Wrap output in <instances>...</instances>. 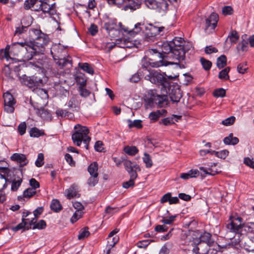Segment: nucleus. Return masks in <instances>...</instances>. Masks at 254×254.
I'll return each instance as SVG.
<instances>
[{"mask_svg":"<svg viewBox=\"0 0 254 254\" xmlns=\"http://www.w3.org/2000/svg\"><path fill=\"white\" fill-rule=\"evenodd\" d=\"M29 37L32 46H28L25 50L30 53V57L28 56V59H31L34 55L43 53L50 39L48 35L36 28L29 29Z\"/></svg>","mask_w":254,"mask_h":254,"instance_id":"obj_1","label":"nucleus"},{"mask_svg":"<svg viewBox=\"0 0 254 254\" xmlns=\"http://www.w3.org/2000/svg\"><path fill=\"white\" fill-rule=\"evenodd\" d=\"M173 50L172 46L169 42L164 43L162 46V51L159 52L156 49H148L146 51V55L149 58L150 61L159 60L154 62L150 63V64L153 67H159L162 65H167L169 64H173V63L165 62L162 60L165 56L163 54H168L167 57H170V54Z\"/></svg>","mask_w":254,"mask_h":254,"instance_id":"obj_2","label":"nucleus"},{"mask_svg":"<svg viewBox=\"0 0 254 254\" xmlns=\"http://www.w3.org/2000/svg\"><path fill=\"white\" fill-rule=\"evenodd\" d=\"M230 222L226 225V227L230 232L239 233L243 230L248 233H254V223L249 222L242 224L243 219L237 217L233 219H230Z\"/></svg>","mask_w":254,"mask_h":254,"instance_id":"obj_3","label":"nucleus"},{"mask_svg":"<svg viewBox=\"0 0 254 254\" xmlns=\"http://www.w3.org/2000/svg\"><path fill=\"white\" fill-rule=\"evenodd\" d=\"M44 78H45L44 74L42 72H39L31 76L23 75L20 78V80L22 84L30 88H37L38 87L43 86L44 85Z\"/></svg>","mask_w":254,"mask_h":254,"instance_id":"obj_4","label":"nucleus"},{"mask_svg":"<svg viewBox=\"0 0 254 254\" xmlns=\"http://www.w3.org/2000/svg\"><path fill=\"white\" fill-rule=\"evenodd\" d=\"M89 130L86 127L82 126L79 124L75 125L71 136L73 143L79 146L82 141L87 142L89 137Z\"/></svg>","mask_w":254,"mask_h":254,"instance_id":"obj_5","label":"nucleus"},{"mask_svg":"<svg viewBox=\"0 0 254 254\" xmlns=\"http://www.w3.org/2000/svg\"><path fill=\"white\" fill-rule=\"evenodd\" d=\"M145 78L149 80L152 83L161 86V91L163 88L168 86L170 83L169 80L166 77L155 70L150 71L148 75L145 76Z\"/></svg>","mask_w":254,"mask_h":254,"instance_id":"obj_6","label":"nucleus"},{"mask_svg":"<svg viewBox=\"0 0 254 254\" xmlns=\"http://www.w3.org/2000/svg\"><path fill=\"white\" fill-rule=\"evenodd\" d=\"M176 2L177 0H145V4L150 8L155 9L159 12H166L168 9L169 3Z\"/></svg>","mask_w":254,"mask_h":254,"instance_id":"obj_7","label":"nucleus"},{"mask_svg":"<svg viewBox=\"0 0 254 254\" xmlns=\"http://www.w3.org/2000/svg\"><path fill=\"white\" fill-rule=\"evenodd\" d=\"M162 93L166 94V95H169L173 102H179L182 97V93L180 88L177 86L170 85V83L168 86L163 88Z\"/></svg>","mask_w":254,"mask_h":254,"instance_id":"obj_8","label":"nucleus"},{"mask_svg":"<svg viewBox=\"0 0 254 254\" xmlns=\"http://www.w3.org/2000/svg\"><path fill=\"white\" fill-rule=\"evenodd\" d=\"M62 49L60 48L58 46H55L51 48V53L53 56L54 60L56 61L57 64L59 66H61V68H63L67 64H71V61L69 59H67L64 57L63 58V56L60 54V52L61 53Z\"/></svg>","mask_w":254,"mask_h":254,"instance_id":"obj_9","label":"nucleus"},{"mask_svg":"<svg viewBox=\"0 0 254 254\" xmlns=\"http://www.w3.org/2000/svg\"><path fill=\"white\" fill-rule=\"evenodd\" d=\"M218 20V15L215 13H212L211 15L205 19V32L207 33L212 32L217 26Z\"/></svg>","mask_w":254,"mask_h":254,"instance_id":"obj_10","label":"nucleus"},{"mask_svg":"<svg viewBox=\"0 0 254 254\" xmlns=\"http://www.w3.org/2000/svg\"><path fill=\"white\" fill-rule=\"evenodd\" d=\"M149 103H155L159 107H162L168 104V98L166 94L160 95L153 93L148 99Z\"/></svg>","mask_w":254,"mask_h":254,"instance_id":"obj_11","label":"nucleus"},{"mask_svg":"<svg viewBox=\"0 0 254 254\" xmlns=\"http://www.w3.org/2000/svg\"><path fill=\"white\" fill-rule=\"evenodd\" d=\"M36 221L37 220L35 218H32L31 220L29 218H27V219H22V222L15 227H13L12 229L15 232L23 228L26 230H29L32 228V225L35 224Z\"/></svg>","mask_w":254,"mask_h":254,"instance_id":"obj_12","label":"nucleus"},{"mask_svg":"<svg viewBox=\"0 0 254 254\" xmlns=\"http://www.w3.org/2000/svg\"><path fill=\"white\" fill-rule=\"evenodd\" d=\"M185 48H173L172 52L170 54V58L180 62L185 59Z\"/></svg>","mask_w":254,"mask_h":254,"instance_id":"obj_13","label":"nucleus"},{"mask_svg":"<svg viewBox=\"0 0 254 254\" xmlns=\"http://www.w3.org/2000/svg\"><path fill=\"white\" fill-rule=\"evenodd\" d=\"M211 235L208 232H204L201 234L198 239H195L193 240L194 244L198 245L201 242L206 243L207 245L212 246L214 242L211 240Z\"/></svg>","mask_w":254,"mask_h":254,"instance_id":"obj_14","label":"nucleus"},{"mask_svg":"<svg viewBox=\"0 0 254 254\" xmlns=\"http://www.w3.org/2000/svg\"><path fill=\"white\" fill-rule=\"evenodd\" d=\"M142 0H126L123 9L125 10H135L140 7Z\"/></svg>","mask_w":254,"mask_h":254,"instance_id":"obj_15","label":"nucleus"},{"mask_svg":"<svg viewBox=\"0 0 254 254\" xmlns=\"http://www.w3.org/2000/svg\"><path fill=\"white\" fill-rule=\"evenodd\" d=\"M10 159L18 163L20 167L26 165L29 162L25 155L20 153H14L10 157Z\"/></svg>","mask_w":254,"mask_h":254,"instance_id":"obj_16","label":"nucleus"},{"mask_svg":"<svg viewBox=\"0 0 254 254\" xmlns=\"http://www.w3.org/2000/svg\"><path fill=\"white\" fill-rule=\"evenodd\" d=\"M184 40L181 37H175L172 41H170L173 48H185L183 46Z\"/></svg>","mask_w":254,"mask_h":254,"instance_id":"obj_17","label":"nucleus"},{"mask_svg":"<svg viewBox=\"0 0 254 254\" xmlns=\"http://www.w3.org/2000/svg\"><path fill=\"white\" fill-rule=\"evenodd\" d=\"M66 196L68 199H71L74 197H79V194L77 193V189L76 186L74 185H72L70 187L65 190Z\"/></svg>","mask_w":254,"mask_h":254,"instance_id":"obj_18","label":"nucleus"},{"mask_svg":"<svg viewBox=\"0 0 254 254\" xmlns=\"http://www.w3.org/2000/svg\"><path fill=\"white\" fill-rule=\"evenodd\" d=\"M40 3H38L39 6L38 8L34 7V11H39L42 10L44 13H47L49 10H50V5L48 4L46 1L39 0Z\"/></svg>","mask_w":254,"mask_h":254,"instance_id":"obj_19","label":"nucleus"},{"mask_svg":"<svg viewBox=\"0 0 254 254\" xmlns=\"http://www.w3.org/2000/svg\"><path fill=\"white\" fill-rule=\"evenodd\" d=\"M239 141V139L233 136V134L231 133L229 136L225 137L223 139L224 143L226 145H236Z\"/></svg>","mask_w":254,"mask_h":254,"instance_id":"obj_20","label":"nucleus"},{"mask_svg":"<svg viewBox=\"0 0 254 254\" xmlns=\"http://www.w3.org/2000/svg\"><path fill=\"white\" fill-rule=\"evenodd\" d=\"M176 118L175 121H178V120L181 119L182 118L181 116L173 115V117H168L161 120L160 121V124H162L165 126H168L171 124H175L174 122V118Z\"/></svg>","mask_w":254,"mask_h":254,"instance_id":"obj_21","label":"nucleus"},{"mask_svg":"<svg viewBox=\"0 0 254 254\" xmlns=\"http://www.w3.org/2000/svg\"><path fill=\"white\" fill-rule=\"evenodd\" d=\"M22 182V179L21 177H17L14 178L12 180L10 181L11 183V190L12 191H16L21 186Z\"/></svg>","mask_w":254,"mask_h":254,"instance_id":"obj_22","label":"nucleus"},{"mask_svg":"<svg viewBox=\"0 0 254 254\" xmlns=\"http://www.w3.org/2000/svg\"><path fill=\"white\" fill-rule=\"evenodd\" d=\"M116 27V20L114 19H109L108 21L105 22L104 24V28L108 32L115 29Z\"/></svg>","mask_w":254,"mask_h":254,"instance_id":"obj_23","label":"nucleus"},{"mask_svg":"<svg viewBox=\"0 0 254 254\" xmlns=\"http://www.w3.org/2000/svg\"><path fill=\"white\" fill-rule=\"evenodd\" d=\"M50 208L51 210L55 212H59L63 209L62 205L60 203V202L59 200L56 199L52 200L50 205Z\"/></svg>","mask_w":254,"mask_h":254,"instance_id":"obj_24","label":"nucleus"},{"mask_svg":"<svg viewBox=\"0 0 254 254\" xmlns=\"http://www.w3.org/2000/svg\"><path fill=\"white\" fill-rule=\"evenodd\" d=\"M124 165L127 171L130 170L131 168H134V169L138 170L139 172L141 171L140 168L138 165L136 163H133L131 161L128 160H126L123 161Z\"/></svg>","mask_w":254,"mask_h":254,"instance_id":"obj_25","label":"nucleus"},{"mask_svg":"<svg viewBox=\"0 0 254 254\" xmlns=\"http://www.w3.org/2000/svg\"><path fill=\"white\" fill-rule=\"evenodd\" d=\"M124 152L130 156H134L138 152V149L135 146H126L124 148Z\"/></svg>","mask_w":254,"mask_h":254,"instance_id":"obj_26","label":"nucleus"},{"mask_svg":"<svg viewBox=\"0 0 254 254\" xmlns=\"http://www.w3.org/2000/svg\"><path fill=\"white\" fill-rule=\"evenodd\" d=\"M38 3H40L39 0H26L24 3V8L26 10L33 8V10H34L35 5Z\"/></svg>","mask_w":254,"mask_h":254,"instance_id":"obj_27","label":"nucleus"},{"mask_svg":"<svg viewBox=\"0 0 254 254\" xmlns=\"http://www.w3.org/2000/svg\"><path fill=\"white\" fill-rule=\"evenodd\" d=\"M227 64V58L224 55H221L217 59L216 65L219 69L223 68Z\"/></svg>","mask_w":254,"mask_h":254,"instance_id":"obj_28","label":"nucleus"},{"mask_svg":"<svg viewBox=\"0 0 254 254\" xmlns=\"http://www.w3.org/2000/svg\"><path fill=\"white\" fill-rule=\"evenodd\" d=\"M230 70V67H226V68L220 71L218 75L219 78L224 80H229L230 77L228 74V73L229 72Z\"/></svg>","mask_w":254,"mask_h":254,"instance_id":"obj_29","label":"nucleus"},{"mask_svg":"<svg viewBox=\"0 0 254 254\" xmlns=\"http://www.w3.org/2000/svg\"><path fill=\"white\" fill-rule=\"evenodd\" d=\"M79 66L84 71L92 75L94 74V69L89 64L86 63H79Z\"/></svg>","mask_w":254,"mask_h":254,"instance_id":"obj_30","label":"nucleus"},{"mask_svg":"<svg viewBox=\"0 0 254 254\" xmlns=\"http://www.w3.org/2000/svg\"><path fill=\"white\" fill-rule=\"evenodd\" d=\"M129 128L136 127L137 128H141L142 127L141 124L142 121L140 120H136L132 121L131 120L128 119L127 121Z\"/></svg>","mask_w":254,"mask_h":254,"instance_id":"obj_31","label":"nucleus"},{"mask_svg":"<svg viewBox=\"0 0 254 254\" xmlns=\"http://www.w3.org/2000/svg\"><path fill=\"white\" fill-rule=\"evenodd\" d=\"M97 170L98 164L96 162L91 163L88 167V171L90 175L98 176Z\"/></svg>","mask_w":254,"mask_h":254,"instance_id":"obj_32","label":"nucleus"},{"mask_svg":"<svg viewBox=\"0 0 254 254\" xmlns=\"http://www.w3.org/2000/svg\"><path fill=\"white\" fill-rule=\"evenodd\" d=\"M76 81L79 87H85L86 85V78L84 74H80L76 77Z\"/></svg>","mask_w":254,"mask_h":254,"instance_id":"obj_33","label":"nucleus"},{"mask_svg":"<svg viewBox=\"0 0 254 254\" xmlns=\"http://www.w3.org/2000/svg\"><path fill=\"white\" fill-rule=\"evenodd\" d=\"M31 137H38L44 134L43 131L39 130L37 127H32L29 131Z\"/></svg>","mask_w":254,"mask_h":254,"instance_id":"obj_34","label":"nucleus"},{"mask_svg":"<svg viewBox=\"0 0 254 254\" xmlns=\"http://www.w3.org/2000/svg\"><path fill=\"white\" fill-rule=\"evenodd\" d=\"M228 38L232 44H236L239 39V35L236 30H233L228 36Z\"/></svg>","mask_w":254,"mask_h":254,"instance_id":"obj_35","label":"nucleus"},{"mask_svg":"<svg viewBox=\"0 0 254 254\" xmlns=\"http://www.w3.org/2000/svg\"><path fill=\"white\" fill-rule=\"evenodd\" d=\"M143 162L145 164L146 168H151L153 165V162L151 156L147 153H144V157L142 158Z\"/></svg>","mask_w":254,"mask_h":254,"instance_id":"obj_36","label":"nucleus"},{"mask_svg":"<svg viewBox=\"0 0 254 254\" xmlns=\"http://www.w3.org/2000/svg\"><path fill=\"white\" fill-rule=\"evenodd\" d=\"M147 29L150 30L151 32H153L155 35H157L160 33L161 32L163 31L164 29V27H157L152 24H150L149 27H147Z\"/></svg>","mask_w":254,"mask_h":254,"instance_id":"obj_37","label":"nucleus"},{"mask_svg":"<svg viewBox=\"0 0 254 254\" xmlns=\"http://www.w3.org/2000/svg\"><path fill=\"white\" fill-rule=\"evenodd\" d=\"M7 164L5 162L0 161V170L3 173L4 175H6L7 177H8L10 174V171L7 168Z\"/></svg>","mask_w":254,"mask_h":254,"instance_id":"obj_38","label":"nucleus"},{"mask_svg":"<svg viewBox=\"0 0 254 254\" xmlns=\"http://www.w3.org/2000/svg\"><path fill=\"white\" fill-rule=\"evenodd\" d=\"M4 103L11 102L13 104H16V101L13 98L12 95L8 92L4 93L3 94Z\"/></svg>","mask_w":254,"mask_h":254,"instance_id":"obj_39","label":"nucleus"},{"mask_svg":"<svg viewBox=\"0 0 254 254\" xmlns=\"http://www.w3.org/2000/svg\"><path fill=\"white\" fill-rule=\"evenodd\" d=\"M200 61L203 68L205 70H209L211 68L212 66V63L210 61L204 59V58H201Z\"/></svg>","mask_w":254,"mask_h":254,"instance_id":"obj_40","label":"nucleus"},{"mask_svg":"<svg viewBox=\"0 0 254 254\" xmlns=\"http://www.w3.org/2000/svg\"><path fill=\"white\" fill-rule=\"evenodd\" d=\"M36 190L34 189L29 188L23 191V196L25 197L30 198L33 196L36 193Z\"/></svg>","mask_w":254,"mask_h":254,"instance_id":"obj_41","label":"nucleus"},{"mask_svg":"<svg viewBox=\"0 0 254 254\" xmlns=\"http://www.w3.org/2000/svg\"><path fill=\"white\" fill-rule=\"evenodd\" d=\"M11 102L4 103V110L8 113H12L14 111V105Z\"/></svg>","mask_w":254,"mask_h":254,"instance_id":"obj_42","label":"nucleus"},{"mask_svg":"<svg viewBox=\"0 0 254 254\" xmlns=\"http://www.w3.org/2000/svg\"><path fill=\"white\" fill-rule=\"evenodd\" d=\"M5 175H2L0 173V184H1L3 182H4L2 187L1 189H0V190H1L3 194H4V193L3 191V190L6 188L7 186V183H10V181L9 179L6 178Z\"/></svg>","mask_w":254,"mask_h":254,"instance_id":"obj_43","label":"nucleus"},{"mask_svg":"<svg viewBox=\"0 0 254 254\" xmlns=\"http://www.w3.org/2000/svg\"><path fill=\"white\" fill-rule=\"evenodd\" d=\"M33 225L32 229H43L46 227V223L44 220H40L37 223V221L35 224H33Z\"/></svg>","mask_w":254,"mask_h":254,"instance_id":"obj_44","label":"nucleus"},{"mask_svg":"<svg viewBox=\"0 0 254 254\" xmlns=\"http://www.w3.org/2000/svg\"><path fill=\"white\" fill-rule=\"evenodd\" d=\"M176 218V215H172L169 217H162V219L161 220V222L165 224H172Z\"/></svg>","mask_w":254,"mask_h":254,"instance_id":"obj_45","label":"nucleus"},{"mask_svg":"<svg viewBox=\"0 0 254 254\" xmlns=\"http://www.w3.org/2000/svg\"><path fill=\"white\" fill-rule=\"evenodd\" d=\"M213 94L215 97H224L226 95V91L222 88H218L213 91Z\"/></svg>","mask_w":254,"mask_h":254,"instance_id":"obj_46","label":"nucleus"},{"mask_svg":"<svg viewBox=\"0 0 254 254\" xmlns=\"http://www.w3.org/2000/svg\"><path fill=\"white\" fill-rule=\"evenodd\" d=\"M88 228H84L80 230L79 234L78 236V239L79 240H82L85 238L88 237L90 235V233L88 230Z\"/></svg>","mask_w":254,"mask_h":254,"instance_id":"obj_47","label":"nucleus"},{"mask_svg":"<svg viewBox=\"0 0 254 254\" xmlns=\"http://www.w3.org/2000/svg\"><path fill=\"white\" fill-rule=\"evenodd\" d=\"M237 48L243 52L247 51L248 49V42L244 39L242 40L241 42L237 45Z\"/></svg>","mask_w":254,"mask_h":254,"instance_id":"obj_48","label":"nucleus"},{"mask_svg":"<svg viewBox=\"0 0 254 254\" xmlns=\"http://www.w3.org/2000/svg\"><path fill=\"white\" fill-rule=\"evenodd\" d=\"M44 156L43 153H39L38 155V157L35 161V165L37 167H40L42 166L44 163Z\"/></svg>","mask_w":254,"mask_h":254,"instance_id":"obj_49","label":"nucleus"},{"mask_svg":"<svg viewBox=\"0 0 254 254\" xmlns=\"http://www.w3.org/2000/svg\"><path fill=\"white\" fill-rule=\"evenodd\" d=\"M78 100L76 97H72L69 100L67 106L69 108H76L78 105Z\"/></svg>","mask_w":254,"mask_h":254,"instance_id":"obj_50","label":"nucleus"},{"mask_svg":"<svg viewBox=\"0 0 254 254\" xmlns=\"http://www.w3.org/2000/svg\"><path fill=\"white\" fill-rule=\"evenodd\" d=\"M56 114L58 116H60L61 117H69V116H71L72 114L67 111L66 110H64L62 109H59L56 111Z\"/></svg>","mask_w":254,"mask_h":254,"instance_id":"obj_51","label":"nucleus"},{"mask_svg":"<svg viewBox=\"0 0 254 254\" xmlns=\"http://www.w3.org/2000/svg\"><path fill=\"white\" fill-rule=\"evenodd\" d=\"M213 152L215 153V155L217 157L223 159H225L229 154V151L226 149Z\"/></svg>","mask_w":254,"mask_h":254,"instance_id":"obj_52","label":"nucleus"},{"mask_svg":"<svg viewBox=\"0 0 254 254\" xmlns=\"http://www.w3.org/2000/svg\"><path fill=\"white\" fill-rule=\"evenodd\" d=\"M156 35H155L153 32H151L150 30L147 29V31L145 33V40L148 42L153 41L155 39Z\"/></svg>","mask_w":254,"mask_h":254,"instance_id":"obj_53","label":"nucleus"},{"mask_svg":"<svg viewBox=\"0 0 254 254\" xmlns=\"http://www.w3.org/2000/svg\"><path fill=\"white\" fill-rule=\"evenodd\" d=\"M98 176L91 175L88 180V184L90 186H94L98 182Z\"/></svg>","mask_w":254,"mask_h":254,"instance_id":"obj_54","label":"nucleus"},{"mask_svg":"<svg viewBox=\"0 0 254 254\" xmlns=\"http://www.w3.org/2000/svg\"><path fill=\"white\" fill-rule=\"evenodd\" d=\"M18 131L21 135H23L26 129V124L25 122L20 123L18 126Z\"/></svg>","mask_w":254,"mask_h":254,"instance_id":"obj_55","label":"nucleus"},{"mask_svg":"<svg viewBox=\"0 0 254 254\" xmlns=\"http://www.w3.org/2000/svg\"><path fill=\"white\" fill-rule=\"evenodd\" d=\"M248 67L247 66V64L246 63H241L238 64L237 66V70L240 73H244Z\"/></svg>","mask_w":254,"mask_h":254,"instance_id":"obj_56","label":"nucleus"},{"mask_svg":"<svg viewBox=\"0 0 254 254\" xmlns=\"http://www.w3.org/2000/svg\"><path fill=\"white\" fill-rule=\"evenodd\" d=\"M159 112H152L150 113L149 117L152 122H155L157 121L159 118L160 117V115H159Z\"/></svg>","mask_w":254,"mask_h":254,"instance_id":"obj_57","label":"nucleus"},{"mask_svg":"<svg viewBox=\"0 0 254 254\" xmlns=\"http://www.w3.org/2000/svg\"><path fill=\"white\" fill-rule=\"evenodd\" d=\"M235 121V118L233 116L226 119L222 122L223 125L228 126L232 125Z\"/></svg>","mask_w":254,"mask_h":254,"instance_id":"obj_58","label":"nucleus"},{"mask_svg":"<svg viewBox=\"0 0 254 254\" xmlns=\"http://www.w3.org/2000/svg\"><path fill=\"white\" fill-rule=\"evenodd\" d=\"M199 169L200 170L202 171L205 175H210L214 176L217 173V171H214L212 169L209 168L208 169H206L204 167H201L199 168Z\"/></svg>","mask_w":254,"mask_h":254,"instance_id":"obj_59","label":"nucleus"},{"mask_svg":"<svg viewBox=\"0 0 254 254\" xmlns=\"http://www.w3.org/2000/svg\"><path fill=\"white\" fill-rule=\"evenodd\" d=\"M29 184L31 187V188L34 189L35 190L40 187L39 183L34 178H32L30 180Z\"/></svg>","mask_w":254,"mask_h":254,"instance_id":"obj_60","label":"nucleus"},{"mask_svg":"<svg viewBox=\"0 0 254 254\" xmlns=\"http://www.w3.org/2000/svg\"><path fill=\"white\" fill-rule=\"evenodd\" d=\"M79 91L80 92V95L83 97H86L90 94V92L85 89L84 87H79Z\"/></svg>","mask_w":254,"mask_h":254,"instance_id":"obj_61","label":"nucleus"},{"mask_svg":"<svg viewBox=\"0 0 254 254\" xmlns=\"http://www.w3.org/2000/svg\"><path fill=\"white\" fill-rule=\"evenodd\" d=\"M88 31L91 35L94 36L98 32V27L94 24H91L90 27L88 28Z\"/></svg>","mask_w":254,"mask_h":254,"instance_id":"obj_62","label":"nucleus"},{"mask_svg":"<svg viewBox=\"0 0 254 254\" xmlns=\"http://www.w3.org/2000/svg\"><path fill=\"white\" fill-rule=\"evenodd\" d=\"M103 146V144L101 141H97L94 145L95 150L98 152H102L104 149Z\"/></svg>","mask_w":254,"mask_h":254,"instance_id":"obj_63","label":"nucleus"},{"mask_svg":"<svg viewBox=\"0 0 254 254\" xmlns=\"http://www.w3.org/2000/svg\"><path fill=\"white\" fill-rule=\"evenodd\" d=\"M244 163L247 166L254 169V161L252 159H251L250 158H245L244 160Z\"/></svg>","mask_w":254,"mask_h":254,"instance_id":"obj_64","label":"nucleus"}]
</instances>
